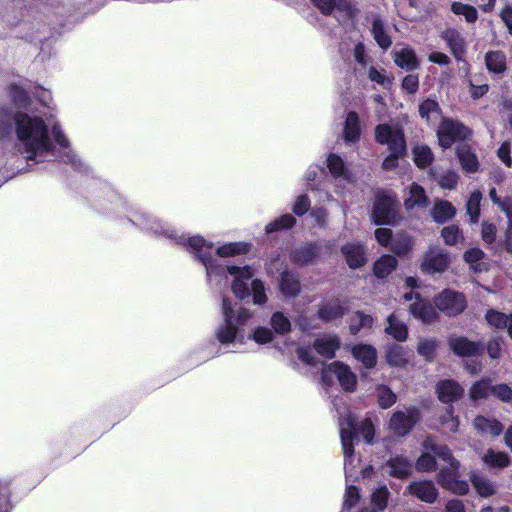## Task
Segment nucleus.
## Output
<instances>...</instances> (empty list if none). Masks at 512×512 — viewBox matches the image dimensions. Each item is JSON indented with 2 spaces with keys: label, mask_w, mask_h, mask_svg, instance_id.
<instances>
[{
  "label": "nucleus",
  "mask_w": 512,
  "mask_h": 512,
  "mask_svg": "<svg viewBox=\"0 0 512 512\" xmlns=\"http://www.w3.org/2000/svg\"><path fill=\"white\" fill-rule=\"evenodd\" d=\"M438 399L443 403H453L458 400L464 390L459 383L454 380L440 381L436 386Z\"/></svg>",
  "instance_id": "a211bd4d"
},
{
  "label": "nucleus",
  "mask_w": 512,
  "mask_h": 512,
  "mask_svg": "<svg viewBox=\"0 0 512 512\" xmlns=\"http://www.w3.org/2000/svg\"><path fill=\"white\" fill-rule=\"evenodd\" d=\"M482 461L489 467L493 468H504L510 463V459L507 453L497 452L493 449H488L482 456Z\"/></svg>",
  "instance_id": "58836bf2"
},
{
  "label": "nucleus",
  "mask_w": 512,
  "mask_h": 512,
  "mask_svg": "<svg viewBox=\"0 0 512 512\" xmlns=\"http://www.w3.org/2000/svg\"><path fill=\"white\" fill-rule=\"evenodd\" d=\"M373 322L374 320L370 315H366L361 312H356L355 315L351 318L349 330L352 334L355 335L363 327L371 328Z\"/></svg>",
  "instance_id": "864d4df0"
},
{
  "label": "nucleus",
  "mask_w": 512,
  "mask_h": 512,
  "mask_svg": "<svg viewBox=\"0 0 512 512\" xmlns=\"http://www.w3.org/2000/svg\"><path fill=\"white\" fill-rule=\"evenodd\" d=\"M342 135L346 143H356L359 141L361 124L360 118L356 112L351 111L347 114Z\"/></svg>",
  "instance_id": "5701e85b"
},
{
  "label": "nucleus",
  "mask_w": 512,
  "mask_h": 512,
  "mask_svg": "<svg viewBox=\"0 0 512 512\" xmlns=\"http://www.w3.org/2000/svg\"><path fill=\"white\" fill-rule=\"evenodd\" d=\"M436 179L442 188L453 189L457 184L458 176L454 171L447 170L441 173Z\"/></svg>",
  "instance_id": "774afa93"
},
{
  "label": "nucleus",
  "mask_w": 512,
  "mask_h": 512,
  "mask_svg": "<svg viewBox=\"0 0 512 512\" xmlns=\"http://www.w3.org/2000/svg\"><path fill=\"white\" fill-rule=\"evenodd\" d=\"M250 338L258 344H268L273 340V332L269 328L259 326L255 328Z\"/></svg>",
  "instance_id": "69168bd1"
},
{
  "label": "nucleus",
  "mask_w": 512,
  "mask_h": 512,
  "mask_svg": "<svg viewBox=\"0 0 512 512\" xmlns=\"http://www.w3.org/2000/svg\"><path fill=\"white\" fill-rule=\"evenodd\" d=\"M339 426L341 444L344 453V471L346 478H357L358 473H361L363 477H369L372 472V467L368 466L366 468H361L360 459L354 455V420L349 416L345 421L339 423Z\"/></svg>",
  "instance_id": "20e7f679"
},
{
  "label": "nucleus",
  "mask_w": 512,
  "mask_h": 512,
  "mask_svg": "<svg viewBox=\"0 0 512 512\" xmlns=\"http://www.w3.org/2000/svg\"><path fill=\"white\" fill-rule=\"evenodd\" d=\"M440 107L437 101L433 99H426L419 105V114L427 122L437 120L440 116Z\"/></svg>",
  "instance_id": "79ce46f5"
},
{
  "label": "nucleus",
  "mask_w": 512,
  "mask_h": 512,
  "mask_svg": "<svg viewBox=\"0 0 512 512\" xmlns=\"http://www.w3.org/2000/svg\"><path fill=\"white\" fill-rule=\"evenodd\" d=\"M459 467V462L442 467L437 474V481L443 488L458 495H465L469 491V485L466 481L458 479Z\"/></svg>",
  "instance_id": "9d476101"
},
{
  "label": "nucleus",
  "mask_w": 512,
  "mask_h": 512,
  "mask_svg": "<svg viewBox=\"0 0 512 512\" xmlns=\"http://www.w3.org/2000/svg\"><path fill=\"white\" fill-rule=\"evenodd\" d=\"M384 468L391 477L398 479H405L412 473V463L403 455L391 456Z\"/></svg>",
  "instance_id": "f3484780"
},
{
  "label": "nucleus",
  "mask_w": 512,
  "mask_h": 512,
  "mask_svg": "<svg viewBox=\"0 0 512 512\" xmlns=\"http://www.w3.org/2000/svg\"><path fill=\"white\" fill-rule=\"evenodd\" d=\"M406 492L419 500L432 504L438 497V490L432 481L419 480L411 482Z\"/></svg>",
  "instance_id": "4468645a"
},
{
  "label": "nucleus",
  "mask_w": 512,
  "mask_h": 512,
  "mask_svg": "<svg viewBox=\"0 0 512 512\" xmlns=\"http://www.w3.org/2000/svg\"><path fill=\"white\" fill-rule=\"evenodd\" d=\"M311 2L324 15H330L336 12L339 17L350 19L357 12V9L350 0H311Z\"/></svg>",
  "instance_id": "ddd939ff"
},
{
  "label": "nucleus",
  "mask_w": 512,
  "mask_h": 512,
  "mask_svg": "<svg viewBox=\"0 0 512 512\" xmlns=\"http://www.w3.org/2000/svg\"><path fill=\"white\" fill-rule=\"evenodd\" d=\"M385 333L400 342L406 341L408 338L407 325L395 313L388 316Z\"/></svg>",
  "instance_id": "bb28decb"
},
{
  "label": "nucleus",
  "mask_w": 512,
  "mask_h": 512,
  "mask_svg": "<svg viewBox=\"0 0 512 512\" xmlns=\"http://www.w3.org/2000/svg\"><path fill=\"white\" fill-rule=\"evenodd\" d=\"M440 423L450 432L456 433L459 429V418L454 415L453 406L449 405L444 415L440 417Z\"/></svg>",
  "instance_id": "052dcab7"
},
{
  "label": "nucleus",
  "mask_w": 512,
  "mask_h": 512,
  "mask_svg": "<svg viewBox=\"0 0 512 512\" xmlns=\"http://www.w3.org/2000/svg\"><path fill=\"white\" fill-rule=\"evenodd\" d=\"M413 248V240L409 236H401L391 242L390 249L397 255H404Z\"/></svg>",
  "instance_id": "4d7b16f0"
},
{
  "label": "nucleus",
  "mask_w": 512,
  "mask_h": 512,
  "mask_svg": "<svg viewBox=\"0 0 512 512\" xmlns=\"http://www.w3.org/2000/svg\"><path fill=\"white\" fill-rule=\"evenodd\" d=\"M250 245L245 242H231L225 243L216 249V254L219 257H231L236 255L245 254L249 251Z\"/></svg>",
  "instance_id": "ea45409f"
},
{
  "label": "nucleus",
  "mask_w": 512,
  "mask_h": 512,
  "mask_svg": "<svg viewBox=\"0 0 512 512\" xmlns=\"http://www.w3.org/2000/svg\"><path fill=\"white\" fill-rule=\"evenodd\" d=\"M436 307L449 316L461 313L465 308V299L462 294L444 290L435 299Z\"/></svg>",
  "instance_id": "f8f14e48"
},
{
  "label": "nucleus",
  "mask_w": 512,
  "mask_h": 512,
  "mask_svg": "<svg viewBox=\"0 0 512 512\" xmlns=\"http://www.w3.org/2000/svg\"><path fill=\"white\" fill-rule=\"evenodd\" d=\"M451 263L449 253L438 246H431L423 255L421 270L429 275L445 272Z\"/></svg>",
  "instance_id": "1a4fd4ad"
},
{
  "label": "nucleus",
  "mask_w": 512,
  "mask_h": 512,
  "mask_svg": "<svg viewBox=\"0 0 512 512\" xmlns=\"http://www.w3.org/2000/svg\"><path fill=\"white\" fill-rule=\"evenodd\" d=\"M441 236L447 245H456L464 240V237L456 225L444 227Z\"/></svg>",
  "instance_id": "5fc2aeb1"
},
{
  "label": "nucleus",
  "mask_w": 512,
  "mask_h": 512,
  "mask_svg": "<svg viewBox=\"0 0 512 512\" xmlns=\"http://www.w3.org/2000/svg\"><path fill=\"white\" fill-rule=\"evenodd\" d=\"M250 295L252 296L255 305H264L268 298L266 295V287L264 282L259 279H253L250 282Z\"/></svg>",
  "instance_id": "de8ad7c7"
},
{
  "label": "nucleus",
  "mask_w": 512,
  "mask_h": 512,
  "mask_svg": "<svg viewBox=\"0 0 512 512\" xmlns=\"http://www.w3.org/2000/svg\"><path fill=\"white\" fill-rule=\"evenodd\" d=\"M377 397L380 407L387 409L396 402V394L387 386L381 385L377 388Z\"/></svg>",
  "instance_id": "6e6d98bb"
},
{
  "label": "nucleus",
  "mask_w": 512,
  "mask_h": 512,
  "mask_svg": "<svg viewBox=\"0 0 512 512\" xmlns=\"http://www.w3.org/2000/svg\"><path fill=\"white\" fill-rule=\"evenodd\" d=\"M130 220L139 228L149 231L158 237H164L175 241L194 253L206 269L207 278L210 282L216 281L218 277L229 274L233 279L231 291L240 300L250 296L248 281H252L254 271L248 265L245 266H222L213 255V245L204 240L201 236H186L179 234L168 223L163 222L153 215L145 212H135Z\"/></svg>",
  "instance_id": "f03ea898"
},
{
  "label": "nucleus",
  "mask_w": 512,
  "mask_h": 512,
  "mask_svg": "<svg viewBox=\"0 0 512 512\" xmlns=\"http://www.w3.org/2000/svg\"><path fill=\"white\" fill-rule=\"evenodd\" d=\"M485 60L487 68L491 72L502 73L506 68L505 55L499 51L487 53Z\"/></svg>",
  "instance_id": "49530a36"
},
{
  "label": "nucleus",
  "mask_w": 512,
  "mask_h": 512,
  "mask_svg": "<svg viewBox=\"0 0 512 512\" xmlns=\"http://www.w3.org/2000/svg\"><path fill=\"white\" fill-rule=\"evenodd\" d=\"M398 265L394 256L383 255L374 263V274L378 278H385L392 273Z\"/></svg>",
  "instance_id": "c9c22d12"
},
{
  "label": "nucleus",
  "mask_w": 512,
  "mask_h": 512,
  "mask_svg": "<svg viewBox=\"0 0 512 512\" xmlns=\"http://www.w3.org/2000/svg\"><path fill=\"white\" fill-rule=\"evenodd\" d=\"M296 219L291 214H284L280 216L279 218L269 222L265 226V231L267 234H271L277 231H281L284 229L291 228L295 225Z\"/></svg>",
  "instance_id": "37998d69"
},
{
  "label": "nucleus",
  "mask_w": 512,
  "mask_h": 512,
  "mask_svg": "<svg viewBox=\"0 0 512 512\" xmlns=\"http://www.w3.org/2000/svg\"><path fill=\"white\" fill-rule=\"evenodd\" d=\"M390 492L386 485L378 487L372 493V503L376 509L382 511L386 508Z\"/></svg>",
  "instance_id": "bf43d9fd"
},
{
  "label": "nucleus",
  "mask_w": 512,
  "mask_h": 512,
  "mask_svg": "<svg viewBox=\"0 0 512 512\" xmlns=\"http://www.w3.org/2000/svg\"><path fill=\"white\" fill-rule=\"evenodd\" d=\"M403 198L404 206L408 211L423 209L429 204V199L424 188L416 183H412L404 191Z\"/></svg>",
  "instance_id": "2eb2a0df"
},
{
  "label": "nucleus",
  "mask_w": 512,
  "mask_h": 512,
  "mask_svg": "<svg viewBox=\"0 0 512 512\" xmlns=\"http://www.w3.org/2000/svg\"><path fill=\"white\" fill-rule=\"evenodd\" d=\"M430 451L422 453V455L416 461V469L420 472H429L436 469V460L429 454Z\"/></svg>",
  "instance_id": "e2e57ef3"
},
{
  "label": "nucleus",
  "mask_w": 512,
  "mask_h": 512,
  "mask_svg": "<svg viewBox=\"0 0 512 512\" xmlns=\"http://www.w3.org/2000/svg\"><path fill=\"white\" fill-rule=\"evenodd\" d=\"M437 342L434 339H421L417 345V352L426 360L431 361L434 358Z\"/></svg>",
  "instance_id": "13d9d810"
},
{
  "label": "nucleus",
  "mask_w": 512,
  "mask_h": 512,
  "mask_svg": "<svg viewBox=\"0 0 512 512\" xmlns=\"http://www.w3.org/2000/svg\"><path fill=\"white\" fill-rule=\"evenodd\" d=\"M352 355L367 369L373 368L377 363V351L369 344H357L353 346Z\"/></svg>",
  "instance_id": "b1692460"
},
{
  "label": "nucleus",
  "mask_w": 512,
  "mask_h": 512,
  "mask_svg": "<svg viewBox=\"0 0 512 512\" xmlns=\"http://www.w3.org/2000/svg\"><path fill=\"white\" fill-rule=\"evenodd\" d=\"M474 429L481 435L498 436L503 431V425L496 419L477 416L473 421Z\"/></svg>",
  "instance_id": "393cba45"
},
{
  "label": "nucleus",
  "mask_w": 512,
  "mask_h": 512,
  "mask_svg": "<svg viewBox=\"0 0 512 512\" xmlns=\"http://www.w3.org/2000/svg\"><path fill=\"white\" fill-rule=\"evenodd\" d=\"M283 270H287V266L285 259L280 255H277L276 257L272 258L267 264V273L270 276H275L277 274L282 276Z\"/></svg>",
  "instance_id": "338daca9"
},
{
  "label": "nucleus",
  "mask_w": 512,
  "mask_h": 512,
  "mask_svg": "<svg viewBox=\"0 0 512 512\" xmlns=\"http://www.w3.org/2000/svg\"><path fill=\"white\" fill-rule=\"evenodd\" d=\"M482 200V193L479 190L473 191L466 203V211L470 217V221L476 223L480 216V203Z\"/></svg>",
  "instance_id": "c03bdc74"
},
{
  "label": "nucleus",
  "mask_w": 512,
  "mask_h": 512,
  "mask_svg": "<svg viewBox=\"0 0 512 512\" xmlns=\"http://www.w3.org/2000/svg\"><path fill=\"white\" fill-rule=\"evenodd\" d=\"M397 202L394 195L386 192H378L375 197L371 214L372 221L376 225L393 224L397 219Z\"/></svg>",
  "instance_id": "423d86ee"
},
{
  "label": "nucleus",
  "mask_w": 512,
  "mask_h": 512,
  "mask_svg": "<svg viewBox=\"0 0 512 512\" xmlns=\"http://www.w3.org/2000/svg\"><path fill=\"white\" fill-rule=\"evenodd\" d=\"M491 386L490 381L488 380H481L473 384V386L470 389V398L472 400H479L486 398L491 392Z\"/></svg>",
  "instance_id": "680f3d73"
},
{
  "label": "nucleus",
  "mask_w": 512,
  "mask_h": 512,
  "mask_svg": "<svg viewBox=\"0 0 512 512\" xmlns=\"http://www.w3.org/2000/svg\"><path fill=\"white\" fill-rule=\"evenodd\" d=\"M450 349L459 356H473L481 348L479 343L468 340L466 337H450L448 340Z\"/></svg>",
  "instance_id": "4be33fe9"
},
{
  "label": "nucleus",
  "mask_w": 512,
  "mask_h": 512,
  "mask_svg": "<svg viewBox=\"0 0 512 512\" xmlns=\"http://www.w3.org/2000/svg\"><path fill=\"white\" fill-rule=\"evenodd\" d=\"M425 451L435 453L440 459L445 461L448 465L453 462H458L452 455L451 450L446 445H439L435 442L434 438L426 437L422 443Z\"/></svg>",
  "instance_id": "2f4dec72"
},
{
  "label": "nucleus",
  "mask_w": 512,
  "mask_h": 512,
  "mask_svg": "<svg viewBox=\"0 0 512 512\" xmlns=\"http://www.w3.org/2000/svg\"><path fill=\"white\" fill-rule=\"evenodd\" d=\"M412 350L407 349L399 344H390L386 346L385 358L387 363L392 367L404 368L413 358Z\"/></svg>",
  "instance_id": "dca6fc26"
},
{
  "label": "nucleus",
  "mask_w": 512,
  "mask_h": 512,
  "mask_svg": "<svg viewBox=\"0 0 512 512\" xmlns=\"http://www.w3.org/2000/svg\"><path fill=\"white\" fill-rule=\"evenodd\" d=\"M365 69H367L366 74L369 80L377 83L382 88L387 89L391 85V80L387 76L385 69L377 68L373 65H368Z\"/></svg>",
  "instance_id": "a18cd8bd"
},
{
  "label": "nucleus",
  "mask_w": 512,
  "mask_h": 512,
  "mask_svg": "<svg viewBox=\"0 0 512 512\" xmlns=\"http://www.w3.org/2000/svg\"><path fill=\"white\" fill-rule=\"evenodd\" d=\"M393 56L395 64L402 69L413 70L418 67L415 52L409 47L395 49Z\"/></svg>",
  "instance_id": "cd10ccee"
},
{
  "label": "nucleus",
  "mask_w": 512,
  "mask_h": 512,
  "mask_svg": "<svg viewBox=\"0 0 512 512\" xmlns=\"http://www.w3.org/2000/svg\"><path fill=\"white\" fill-rule=\"evenodd\" d=\"M326 163L327 168L334 179H340L346 182L352 181V174L346 168L343 159L339 155L334 153L329 154Z\"/></svg>",
  "instance_id": "a878e982"
},
{
  "label": "nucleus",
  "mask_w": 512,
  "mask_h": 512,
  "mask_svg": "<svg viewBox=\"0 0 512 512\" xmlns=\"http://www.w3.org/2000/svg\"><path fill=\"white\" fill-rule=\"evenodd\" d=\"M371 32L375 41L383 50H387L391 46L392 40L386 33L384 23L380 17L373 18Z\"/></svg>",
  "instance_id": "e433bc0d"
},
{
  "label": "nucleus",
  "mask_w": 512,
  "mask_h": 512,
  "mask_svg": "<svg viewBox=\"0 0 512 512\" xmlns=\"http://www.w3.org/2000/svg\"><path fill=\"white\" fill-rule=\"evenodd\" d=\"M10 135L15 136V149L27 161L37 164L53 160L57 155L56 145L64 161L72 165L78 161L52 111H16L9 118L5 110H0V140Z\"/></svg>",
  "instance_id": "f257e3e1"
},
{
  "label": "nucleus",
  "mask_w": 512,
  "mask_h": 512,
  "mask_svg": "<svg viewBox=\"0 0 512 512\" xmlns=\"http://www.w3.org/2000/svg\"><path fill=\"white\" fill-rule=\"evenodd\" d=\"M451 10L456 15L464 16L465 20L468 23H474L478 18L477 10L473 6L468 4H463L461 2H453Z\"/></svg>",
  "instance_id": "603ef678"
},
{
  "label": "nucleus",
  "mask_w": 512,
  "mask_h": 512,
  "mask_svg": "<svg viewBox=\"0 0 512 512\" xmlns=\"http://www.w3.org/2000/svg\"><path fill=\"white\" fill-rule=\"evenodd\" d=\"M457 156L462 168L468 173H474L478 170L479 163L474 152L467 145H460L457 149Z\"/></svg>",
  "instance_id": "72a5a7b5"
},
{
  "label": "nucleus",
  "mask_w": 512,
  "mask_h": 512,
  "mask_svg": "<svg viewBox=\"0 0 512 512\" xmlns=\"http://www.w3.org/2000/svg\"><path fill=\"white\" fill-rule=\"evenodd\" d=\"M442 39L446 41L456 59H461L464 51V39L455 29H448L442 33Z\"/></svg>",
  "instance_id": "473e14b6"
},
{
  "label": "nucleus",
  "mask_w": 512,
  "mask_h": 512,
  "mask_svg": "<svg viewBox=\"0 0 512 512\" xmlns=\"http://www.w3.org/2000/svg\"><path fill=\"white\" fill-rule=\"evenodd\" d=\"M340 339L335 334H323L314 342V348L317 353L326 358H333L336 351L340 348Z\"/></svg>",
  "instance_id": "412c9836"
},
{
  "label": "nucleus",
  "mask_w": 512,
  "mask_h": 512,
  "mask_svg": "<svg viewBox=\"0 0 512 512\" xmlns=\"http://www.w3.org/2000/svg\"><path fill=\"white\" fill-rule=\"evenodd\" d=\"M350 268H359L366 263L365 247L360 243H348L341 248Z\"/></svg>",
  "instance_id": "aec40b11"
},
{
  "label": "nucleus",
  "mask_w": 512,
  "mask_h": 512,
  "mask_svg": "<svg viewBox=\"0 0 512 512\" xmlns=\"http://www.w3.org/2000/svg\"><path fill=\"white\" fill-rule=\"evenodd\" d=\"M414 161L420 168L427 167L433 160L431 149L426 145H417L413 148Z\"/></svg>",
  "instance_id": "8fccbe9b"
},
{
  "label": "nucleus",
  "mask_w": 512,
  "mask_h": 512,
  "mask_svg": "<svg viewBox=\"0 0 512 512\" xmlns=\"http://www.w3.org/2000/svg\"><path fill=\"white\" fill-rule=\"evenodd\" d=\"M409 311L413 317L421 320L423 323H431L435 320L437 313L431 304L423 300H418L413 303Z\"/></svg>",
  "instance_id": "c85d7f7f"
},
{
  "label": "nucleus",
  "mask_w": 512,
  "mask_h": 512,
  "mask_svg": "<svg viewBox=\"0 0 512 512\" xmlns=\"http://www.w3.org/2000/svg\"><path fill=\"white\" fill-rule=\"evenodd\" d=\"M270 324L277 334H286L291 330L289 318L282 312H275L271 316Z\"/></svg>",
  "instance_id": "3c124183"
},
{
  "label": "nucleus",
  "mask_w": 512,
  "mask_h": 512,
  "mask_svg": "<svg viewBox=\"0 0 512 512\" xmlns=\"http://www.w3.org/2000/svg\"><path fill=\"white\" fill-rule=\"evenodd\" d=\"M455 213L456 209L454 206L450 202L444 200L436 201L432 209V217L437 223H445L454 217Z\"/></svg>",
  "instance_id": "f704fd0d"
},
{
  "label": "nucleus",
  "mask_w": 512,
  "mask_h": 512,
  "mask_svg": "<svg viewBox=\"0 0 512 512\" xmlns=\"http://www.w3.org/2000/svg\"><path fill=\"white\" fill-rule=\"evenodd\" d=\"M10 96L12 101L19 108H23L22 111H36L35 109L29 108L30 98L27 92L19 86L13 85L10 88Z\"/></svg>",
  "instance_id": "09e8293b"
},
{
  "label": "nucleus",
  "mask_w": 512,
  "mask_h": 512,
  "mask_svg": "<svg viewBox=\"0 0 512 512\" xmlns=\"http://www.w3.org/2000/svg\"><path fill=\"white\" fill-rule=\"evenodd\" d=\"M346 308L340 303L339 300H332L326 303H323L319 310L318 315L319 318L323 321H332L338 318H341L345 313Z\"/></svg>",
  "instance_id": "7c9ffc66"
},
{
  "label": "nucleus",
  "mask_w": 512,
  "mask_h": 512,
  "mask_svg": "<svg viewBox=\"0 0 512 512\" xmlns=\"http://www.w3.org/2000/svg\"><path fill=\"white\" fill-rule=\"evenodd\" d=\"M279 287L285 297L293 298L296 297L300 292V283L298 277L288 270H283V275L280 278Z\"/></svg>",
  "instance_id": "c756f323"
},
{
  "label": "nucleus",
  "mask_w": 512,
  "mask_h": 512,
  "mask_svg": "<svg viewBox=\"0 0 512 512\" xmlns=\"http://www.w3.org/2000/svg\"><path fill=\"white\" fill-rule=\"evenodd\" d=\"M470 135L471 130L468 127L452 119H443L437 131L439 144L444 149L451 147L458 140L467 139Z\"/></svg>",
  "instance_id": "6e6552de"
},
{
  "label": "nucleus",
  "mask_w": 512,
  "mask_h": 512,
  "mask_svg": "<svg viewBox=\"0 0 512 512\" xmlns=\"http://www.w3.org/2000/svg\"><path fill=\"white\" fill-rule=\"evenodd\" d=\"M334 378L337 379L345 391L351 392L355 390L357 377L347 364L340 361H334L323 368V382L330 385Z\"/></svg>",
  "instance_id": "0eeeda50"
},
{
  "label": "nucleus",
  "mask_w": 512,
  "mask_h": 512,
  "mask_svg": "<svg viewBox=\"0 0 512 512\" xmlns=\"http://www.w3.org/2000/svg\"><path fill=\"white\" fill-rule=\"evenodd\" d=\"M223 324L215 332L217 340L224 345L234 343L244 344L245 338L241 327L252 317V313L247 308L234 310L231 302L224 298L222 302Z\"/></svg>",
  "instance_id": "7ed1b4c3"
},
{
  "label": "nucleus",
  "mask_w": 512,
  "mask_h": 512,
  "mask_svg": "<svg viewBox=\"0 0 512 512\" xmlns=\"http://www.w3.org/2000/svg\"><path fill=\"white\" fill-rule=\"evenodd\" d=\"M420 420V411L416 407L396 411L390 419L389 427L398 436H404L410 432Z\"/></svg>",
  "instance_id": "9b49d317"
},
{
  "label": "nucleus",
  "mask_w": 512,
  "mask_h": 512,
  "mask_svg": "<svg viewBox=\"0 0 512 512\" xmlns=\"http://www.w3.org/2000/svg\"><path fill=\"white\" fill-rule=\"evenodd\" d=\"M375 138L378 143L388 146L391 153L384 159L383 168L392 170L397 166L399 155L406 149L402 130L397 126L380 124L375 129Z\"/></svg>",
  "instance_id": "39448f33"
},
{
  "label": "nucleus",
  "mask_w": 512,
  "mask_h": 512,
  "mask_svg": "<svg viewBox=\"0 0 512 512\" xmlns=\"http://www.w3.org/2000/svg\"><path fill=\"white\" fill-rule=\"evenodd\" d=\"M470 480L477 493L482 497H490L496 491L495 485L491 480L475 472L470 475Z\"/></svg>",
  "instance_id": "4c0bfd02"
},
{
  "label": "nucleus",
  "mask_w": 512,
  "mask_h": 512,
  "mask_svg": "<svg viewBox=\"0 0 512 512\" xmlns=\"http://www.w3.org/2000/svg\"><path fill=\"white\" fill-rule=\"evenodd\" d=\"M485 317L488 324L495 328L503 329L507 326L508 317L501 312L488 310Z\"/></svg>",
  "instance_id": "0e129e2a"
},
{
  "label": "nucleus",
  "mask_w": 512,
  "mask_h": 512,
  "mask_svg": "<svg viewBox=\"0 0 512 512\" xmlns=\"http://www.w3.org/2000/svg\"><path fill=\"white\" fill-rule=\"evenodd\" d=\"M320 254V246L308 243L296 248L291 253V260L298 265H309L317 261Z\"/></svg>",
  "instance_id": "6ab92c4d"
},
{
  "label": "nucleus",
  "mask_w": 512,
  "mask_h": 512,
  "mask_svg": "<svg viewBox=\"0 0 512 512\" xmlns=\"http://www.w3.org/2000/svg\"><path fill=\"white\" fill-rule=\"evenodd\" d=\"M349 416L354 420L355 432H354V440L357 438V432L359 431L363 436L366 443L370 444L373 441L374 437V426L370 419H364L360 424L357 423L356 418L352 414H347L346 417L340 419V423L345 421Z\"/></svg>",
  "instance_id": "a19ab883"
}]
</instances>
